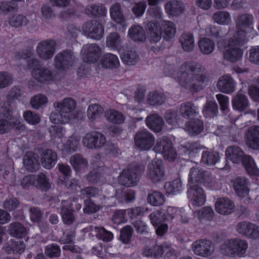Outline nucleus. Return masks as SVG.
<instances>
[{
  "instance_id": "nucleus-6",
  "label": "nucleus",
  "mask_w": 259,
  "mask_h": 259,
  "mask_svg": "<svg viewBox=\"0 0 259 259\" xmlns=\"http://www.w3.org/2000/svg\"><path fill=\"white\" fill-rule=\"evenodd\" d=\"M248 248L246 240L240 238H233L225 241L221 246V252L223 254L243 257Z\"/></svg>"
},
{
  "instance_id": "nucleus-53",
  "label": "nucleus",
  "mask_w": 259,
  "mask_h": 259,
  "mask_svg": "<svg viewBox=\"0 0 259 259\" xmlns=\"http://www.w3.org/2000/svg\"><path fill=\"white\" fill-rule=\"evenodd\" d=\"M165 200V197L160 192L154 191L149 194L147 197V201L153 206H158L162 205Z\"/></svg>"
},
{
  "instance_id": "nucleus-8",
  "label": "nucleus",
  "mask_w": 259,
  "mask_h": 259,
  "mask_svg": "<svg viewBox=\"0 0 259 259\" xmlns=\"http://www.w3.org/2000/svg\"><path fill=\"white\" fill-rule=\"evenodd\" d=\"M246 40H241L240 37L234 35L229 39L227 45L225 47L224 57L225 59L230 62H236L239 60L243 54L241 46Z\"/></svg>"
},
{
  "instance_id": "nucleus-3",
  "label": "nucleus",
  "mask_w": 259,
  "mask_h": 259,
  "mask_svg": "<svg viewBox=\"0 0 259 259\" xmlns=\"http://www.w3.org/2000/svg\"><path fill=\"white\" fill-rule=\"evenodd\" d=\"M0 134L9 132L12 129L23 131L25 124L20 120L19 115H12V111L8 103L0 108Z\"/></svg>"
},
{
  "instance_id": "nucleus-32",
  "label": "nucleus",
  "mask_w": 259,
  "mask_h": 259,
  "mask_svg": "<svg viewBox=\"0 0 259 259\" xmlns=\"http://www.w3.org/2000/svg\"><path fill=\"white\" fill-rule=\"evenodd\" d=\"M101 64L105 68H116L120 64L118 57L112 54L107 53L103 55L101 59Z\"/></svg>"
},
{
  "instance_id": "nucleus-40",
  "label": "nucleus",
  "mask_w": 259,
  "mask_h": 259,
  "mask_svg": "<svg viewBox=\"0 0 259 259\" xmlns=\"http://www.w3.org/2000/svg\"><path fill=\"white\" fill-rule=\"evenodd\" d=\"M8 232L12 236L22 238L26 235L27 231L22 224L18 222H15L9 225Z\"/></svg>"
},
{
  "instance_id": "nucleus-28",
  "label": "nucleus",
  "mask_w": 259,
  "mask_h": 259,
  "mask_svg": "<svg viewBox=\"0 0 259 259\" xmlns=\"http://www.w3.org/2000/svg\"><path fill=\"white\" fill-rule=\"evenodd\" d=\"M80 137L76 134H72L67 140L62 149L64 155L76 151L79 146Z\"/></svg>"
},
{
  "instance_id": "nucleus-14",
  "label": "nucleus",
  "mask_w": 259,
  "mask_h": 259,
  "mask_svg": "<svg viewBox=\"0 0 259 259\" xmlns=\"http://www.w3.org/2000/svg\"><path fill=\"white\" fill-rule=\"evenodd\" d=\"M156 153H161L165 159L173 160L176 157V152L172 148L171 142L166 137L159 138L154 147Z\"/></svg>"
},
{
  "instance_id": "nucleus-43",
  "label": "nucleus",
  "mask_w": 259,
  "mask_h": 259,
  "mask_svg": "<svg viewBox=\"0 0 259 259\" xmlns=\"http://www.w3.org/2000/svg\"><path fill=\"white\" fill-rule=\"evenodd\" d=\"M203 129L202 122L199 119L190 120L186 124V130L191 135H198Z\"/></svg>"
},
{
  "instance_id": "nucleus-59",
  "label": "nucleus",
  "mask_w": 259,
  "mask_h": 259,
  "mask_svg": "<svg viewBox=\"0 0 259 259\" xmlns=\"http://www.w3.org/2000/svg\"><path fill=\"white\" fill-rule=\"evenodd\" d=\"M164 218V213L161 210L154 211L149 215L151 223L154 227L157 226L165 221Z\"/></svg>"
},
{
  "instance_id": "nucleus-27",
  "label": "nucleus",
  "mask_w": 259,
  "mask_h": 259,
  "mask_svg": "<svg viewBox=\"0 0 259 259\" xmlns=\"http://www.w3.org/2000/svg\"><path fill=\"white\" fill-rule=\"evenodd\" d=\"M234 189L239 197L246 196L249 192L248 182L245 178H237L233 183Z\"/></svg>"
},
{
  "instance_id": "nucleus-37",
  "label": "nucleus",
  "mask_w": 259,
  "mask_h": 259,
  "mask_svg": "<svg viewBox=\"0 0 259 259\" xmlns=\"http://www.w3.org/2000/svg\"><path fill=\"white\" fill-rule=\"evenodd\" d=\"M106 119L114 124H121L124 121V115L119 111L113 109L107 110L105 112Z\"/></svg>"
},
{
  "instance_id": "nucleus-24",
  "label": "nucleus",
  "mask_w": 259,
  "mask_h": 259,
  "mask_svg": "<svg viewBox=\"0 0 259 259\" xmlns=\"http://www.w3.org/2000/svg\"><path fill=\"white\" fill-rule=\"evenodd\" d=\"M235 83L233 78L229 75L221 76L217 83L219 90L226 94H231L235 89Z\"/></svg>"
},
{
  "instance_id": "nucleus-15",
  "label": "nucleus",
  "mask_w": 259,
  "mask_h": 259,
  "mask_svg": "<svg viewBox=\"0 0 259 259\" xmlns=\"http://www.w3.org/2000/svg\"><path fill=\"white\" fill-rule=\"evenodd\" d=\"M82 30L88 37L95 39H100L104 34V28L101 24L95 20L85 22Z\"/></svg>"
},
{
  "instance_id": "nucleus-11",
  "label": "nucleus",
  "mask_w": 259,
  "mask_h": 259,
  "mask_svg": "<svg viewBox=\"0 0 259 259\" xmlns=\"http://www.w3.org/2000/svg\"><path fill=\"white\" fill-rule=\"evenodd\" d=\"M192 250L197 255L210 258L214 252L215 247L211 241L199 239L192 243Z\"/></svg>"
},
{
  "instance_id": "nucleus-51",
  "label": "nucleus",
  "mask_w": 259,
  "mask_h": 259,
  "mask_svg": "<svg viewBox=\"0 0 259 259\" xmlns=\"http://www.w3.org/2000/svg\"><path fill=\"white\" fill-rule=\"evenodd\" d=\"M213 215V210L210 207H204L193 212L194 218H197L200 221L204 220H210L212 219Z\"/></svg>"
},
{
  "instance_id": "nucleus-57",
  "label": "nucleus",
  "mask_w": 259,
  "mask_h": 259,
  "mask_svg": "<svg viewBox=\"0 0 259 259\" xmlns=\"http://www.w3.org/2000/svg\"><path fill=\"white\" fill-rule=\"evenodd\" d=\"M202 112L206 117H212L215 115L218 112L217 103L214 100L207 101Z\"/></svg>"
},
{
  "instance_id": "nucleus-45",
  "label": "nucleus",
  "mask_w": 259,
  "mask_h": 259,
  "mask_svg": "<svg viewBox=\"0 0 259 259\" xmlns=\"http://www.w3.org/2000/svg\"><path fill=\"white\" fill-rule=\"evenodd\" d=\"M110 15L111 19L117 23L122 24L125 21L119 4L116 3L112 5L110 9Z\"/></svg>"
},
{
  "instance_id": "nucleus-61",
  "label": "nucleus",
  "mask_w": 259,
  "mask_h": 259,
  "mask_svg": "<svg viewBox=\"0 0 259 259\" xmlns=\"http://www.w3.org/2000/svg\"><path fill=\"white\" fill-rule=\"evenodd\" d=\"M94 229L96 232V236L104 241H110L113 237V235L111 232L106 231L102 227H96Z\"/></svg>"
},
{
  "instance_id": "nucleus-26",
  "label": "nucleus",
  "mask_w": 259,
  "mask_h": 259,
  "mask_svg": "<svg viewBox=\"0 0 259 259\" xmlns=\"http://www.w3.org/2000/svg\"><path fill=\"white\" fill-rule=\"evenodd\" d=\"M164 8L166 13L169 15L177 16L184 11L185 6L179 1H171L165 4Z\"/></svg>"
},
{
  "instance_id": "nucleus-1",
  "label": "nucleus",
  "mask_w": 259,
  "mask_h": 259,
  "mask_svg": "<svg viewBox=\"0 0 259 259\" xmlns=\"http://www.w3.org/2000/svg\"><path fill=\"white\" fill-rule=\"evenodd\" d=\"M205 78V70L200 65L186 62L181 66L175 79L181 87L197 92L202 89Z\"/></svg>"
},
{
  "instance_id": "nucleus-18",
  "label": "nucleus",
  "mask_w": 259,
  "mask_h": 259,
  "mask_svg": "<svg viewBox=\"0 0 259 259\" xmlns=\"http://www.w3.org/2000/svg\"><path fill=\"white\" fill-rule=\"evenodd\" d=\"M187 196L191 204L195 207L202 206L206 201L203 189L198 186L190 187L187 191Z\"/></svg>"
},
{
  "instance_id": "nucleus-50",
  "label": "nucleus",
  "mask_w": 259,
  "mask_h": 259,
  "mask_svg": "<svg viewBox=\"0 0 259 259\" xmlns=\"http://www.w3.org/2000/svg\"><path fill=\"white\" fill-rule=\"evenodd\" d=\"M180 42L185 52L192 51L194 47V39L190 33H184L181 36Z\"/></svg>"
},
{
  "instance_id": "nucleus-49",
  "label": "nucleus",
  "mask_w": 259,
  "mask_h": 259,
  "mask_svg": "<svg viewBox=\"0 0 259 259\" xmlns=\"http://www.w3.org/2000/svg\"><path fill=\"white\" fill-rule=\"evenodd\" d=\"M233 106L235 109L239 111L245 110L248 106V101L246 96L238 93L232 101Z\"/></svg>"
},
{
  "instance_id": "nucleus-41",
  "label": "nucleus",
  "mask_w": 259,
  "mask_h": 259,
  "mask_svg": "<svg viewBox=\"0 0 259 259\" xmlns=\"http://www.w3.org/2000/svg\"><path fill=\"white\" fill-rule=\"evenodd\" d=\"M128 35L134 41H143L146 36L143 28L139 25H134L128 30Z\"/></svg>"
},
{
  "instance_id": "nucleus-55",
  "label": "nucleus",
  "mask_w": 259,
  "mask_h": 259,
  "mask_svg": "<svg viewBox=\"0 0 259 259\" xmlns=\"http://www.w3.org/2000/svg\"><path fill=\"white\" fill-rule=\"evenodd\" d=\"M164 189L169 194H177L182 190V183L180 179H176L172 182H167L164 185Z\"/></svg>"
},
{
  "instance_id": "nucleus-13",
  "label": "nucleus",
  "mask_w": 259,
  "mask_h": 259,
  "mask_svg": "<svg viewBox=\"0 0 259 259\" xmlns=\"http://www.w3.org/2000/svg\"><path fill=\"white\" fill-rule=\"evenodd\" d=\"M147 177L153 183H157L164 180L165 171L161 160L154 159L149 164Z\"/></svg>"
},
{
  "instance_id": "nucleus-44",
  "label": "nucleus",
  "mask_w": 259,
  "mask_h": 259,
  "mask_svg": "<svg viewBox=\"0 0 259 259\" xmlns=\"http://www.w3.org/2000/svg\"><path fill=\"white\" fill-rule=\"evenodd\" d=\"M180 112L184 117L190 118L198 113L197 108L191 102L182 104L180 108Z\"/></svg>"
},
{
  "instance_id": "nucleus-64",
  "label": "nucleus",
  "mask_w": 259,
  "mask_h": 259,
  "mask_svg": "<svg viewBox=\"0 0 259 259\" xmlns=\"http://www.w3.org/2000/svg\"><path fill=\"white\" fill-rule=\"evenodd\" d=\"M253 224L247 222H241L237 225V231L240 235L249 237Z\"/></svg>"
},
{
  "instance_id": "nucleus-16",
  "label": "nucleus",
  "mask_w": 259,
  "mask_h": 259,
  "mask_svg": "<svg viewBox=\"0 0 259 259\" xmlns=\"http://www.w3.org/2000/svg\"><path fill=\"white\" fill-rule=\"evenodd\" d=\"M55 66L59 71H63L72 66L74 61L72 53L64 51L57 54L55 57Z\"/></svg>"
},
{
  "instance_id": "nucleus-19",
  "label": "nucleus",
  "mask_w": 259,
  "mask_h": 259,
  "mask_svg": "<svg viewBox=\"0 0 259 259\" xmlns=\"http://www.w3.org/2000/svg\"><path fill=\"white\" fill-rule=\"evenodd\" d=\"M55 42L52 40L40 42L38 44L36 49L38 56L45 60L51 58L55 52Z\"/></svg>"
},
{
  "instance_id": "nucleus-60",
  "label": "nucleus",
  "mask_w": 259,
  "mask_h": 259,
  "mask_svg": "<svg viewBox=\"0 0 259 259\" xmlns=\"http://www.w3.org/2000/svg\"><path fill=\"white\" fill-rule=\"evenodd\" d=\"M23 117L25 121L31 125H36L40 121L39 115L31 111H26L23 113Z\"/></svg>"
},
{
  "instance_id": "nucleus-38",
  "label": "nucleus",
  "mask_w": 259,
  "mask_h": 259,
  "mask_svg": "<svg viewBox=\"0 0 259 259\" xmlns=\"http://www.w3.org/2000/svg\"><path fill=\"white\" fill-rule=\"evenodd\" d=\"M51 140L58 145L62 142L63 138L65 135V130L62 126H52L50 129Z\"/></svg>"
},
{
  "instance_id": "nucleus-17",
  "label": "nucleus",
  "mask_w": 259,
  "mask_h": 259,
  "mask_svg": "<svg viewBox=\"0 0 259 259\" xmlns=\"http://www.w3.org/2000/svg\"><path fill=\"white\" fill-rule=\"evenodd\" d=\"M139 174L137 168L124 169L118 177V182L126 187L135 186L138 181Z\"/></svg>"
},
{
  "instance_id": "nucleus-25",
  "label": "nucleus",
  "mask_w": 259,
  "mask_h": 259,
  "mask_svg": "<svg viewBox=\"0 0 259 259\" xmlns=\"http://www.w3.org/2000/svg\"><path fill=\"white\" fill-rule=\"evenodd\" d=\"M225 155L227 160H230L234 163H238L241 161L244 153L240 147L232 146L226 150Z\"/></svg>"
},
{
  "instance_id": "nucleus-4",
  "label": "nucleus",
  "mask_w": 259,
  "mask_h": 259,
  "mask_svg": "<svg viewBox=\"0 0 259 259\" xmlns=\"http://www.w3.org/2000/svg\"><path fill=\"white\" fill-rule=\"evenodd\" d=\"M148 31L147 38L151 42H156L161 39V33L167 38L174 37L176 32V27L174 23L170 21H161L159 26L154 22L148 24Z\"/></svg>"
},
{
  "instance_id": "nucleus-46",
  "label": "nucleus",
  "mask_w": 259,
  "mask_h": 259,
  "mask_svg": "<svg viewBox=\"0 0 259 259\" xmlns=\"http://www.w3.org/2000/svg\"><path fill=\"white\" fill-rule=\"evenodd\" d=\"M213 21L220 25H228L231 22V17L230 13L227 11H218L214 13L212 16Z\"/></svg>"
},
{
  "instance_id": "nucleus-30",
  "label": "nucleus",
  "mask_w": 259,
  "mask_h": 259,
  "mask_svg": "<svg viewBox=\"0 0 259 259\" xmlns=\"http://www.w3.org/2000/svg\"><path fill=\"white\" fill-rule=\"evenodd\" d=\"M103 108L98 104H93L90 105L87 111V115L88 119L92 122L99 121L103 114Z\"/></svg>"
},
{
  "instance_id": "nucleus-2",
  "label": "nucleus",
  "mask_w": 259,
  "mask_h": 259,
  "mask_svg": "<svg viewBox=\"0 0 259 259\" xmlns=\"http://www.w3.org/2000/svg\"><path fill=\"white\" fill-rule=\"evenodd\" d=\"M54 107L58 113L53 112L50 119L54 124L71 123L76 120L74 109L76 106L75 101L71 98H66L60 102L54 103Z\"/></svg>"
},
{
  "instance_id": "nucleus-63",
  "label": "nucleus",
  "mask_w": 259,
  "mask_h": 259,
  "mask_svg": "<svg viewBox=\"0 0 259 259\" xmlns=\"http://www.w3.org/2000/svg\"><path fill=\"white\" fill-rule=\"evenodd\" d=\"M201 149V146L199 143H188L187 145L183 146L182 150L186 155L190 156H194Z\"/></svg>"
},
{
  "instance_id": "nucleus-52",
  "label": "nucleus",
  "mask_w": 259,
  "mask_h": 259,
  "mask_svg": "<svg viewBox=\"0 0 259 259\" xmlns=\"http://www.w3.org/2000/svg\"><path fill=\"white\" fill-rule=\"evenodd\" d=\"M219 154L213 151H204L202 154V161L208 165H214L219 160Z\"/></svg>"
},
{
  "instance_id": "nucleus-22",
  "label": "nucleus",
  "mask_w": 259,
  "mask_h": 259,
  "mask_svg": "<svg viewBox=\"0 0 259 259\" xmlns=\"http://www.w3.org/2000/svg\"><path fill=\"white\" fill-rule=\"evenodd\" d=\"M245 140L250 148L259 149V126L253 125L249 127L245 134Z\"/></svg>"
},
{
  "instance_id": "nucleus-31",
  "label": "nucleus",
  "mask_w": 259,
  "mask_h": 259,
  "mask_svg": "<svg viewBox=\"0 0 259 259\" xmlns=\"http://www.w3.org/2000/svg\"><path fill=\"white\" fill-rule=\"evenodd\" d=\"M163 119L157 114H152L146 118V125L151 130L159 132L163 125Z\"/></svg>"
},
{
  "instance_id": "nucleus-42",
  "label": "nucleus",
  "mask_w": 259,
  "mask_h": 259,
  "mask_svg": "<svg viewBox=\"0 0 259 259\" xmlns=\"http://www.w3.org/2000/svg\"><path fill=\"white\" fill-rule=\"evenodd\" d=\"M70 163L76 171H81L86 168L88 162L80 154H76L71 157Z\"/></svg>"
},
{
  "instance_id": "nucleus-58",
  "label": "nucleus",
  "mask_w": 259,
  "mask_h": 259,
  "mask_svg": "<svg viewBox=\"0 0 259 259\" xmlns=\"http://www.w3.org/2000/svg\"><path fill=\"white\" fill-rule=\"evenodd\" d=\"M48 102L46 96L42 94H38L33 97L30 100L31 106L36 109H38L41 107L45 105Z\"/></svg>"
},
{
  "instance_id": "nucleus-62",
  "label": "nucleus",
  "mask_w": 259,
  "mask_h": 259,
  "mask_svg": "<svg viewBox=\"0 0 259 259\" xmlns=\"http://www.w3.org/2000/svg\"><path fill=\"white\" fill-rule=\"evenodd\" d=\"M183 211V208H178L172 206H168L166 210L163 211L165 221H172L174 219H178V215Z\"/></svg>"
},
{
  "instance_id": "nucleus-23",
  "label": "nucleus",
  "mask_w": 259,
  "mask_h": 259,
  "mask_svg": "<svg viewBox=\"0 0 259 259\" xmlns=\"http://www.w3.org/2000/svg\"><path fill=\"white\" fill-rule=\"evenodd\" d=\"M233 202L227 198H220L215 203V210L220 214L228 215L231 213L234 209Z\"/></svg>"
},
{
  "instance_id": "nucleus-12",
  "label": "nucleus",
  "mask_w": 259,
  "mask_h": 259,
  "mask_svg": "<svg viewBox=\"0 0 259 259\" xmlns=\"http://www.w3.org/2000/svg\"><path fill=\"white\" fill-rule=\"evenodd\" d=\"M155 141L154 135L147 130L137 132L134 138L136 146L142 151L150 150L153 147Z\"/></svg>"
},
{
  "instance_id": "nucleus-21",
  "label": "nucleus",
  "mask_w": 259,
  "mask_h": 259,
  "mask_svg": "<svg viewBox=\"0 0 259 259\" xmlns=\"http://www.w3.org/2000/svg\"><path fill=\"white\" fill-rule=\"evenodd\" d=\"M210 180V177L199 167H192L189 174V187L197 186L195 183H202L206 185Z\"/></svg>"
},
{
  "instance_id": "nucleus-35",
  "label": "nucleus",
  "mask_w": 259,
  "mask_h": 259,
  "mask_svg": "<svg viewBox=\"0 0 259 259\" xmlns=\"http://www.w3.org/2000/svg\"><path fill=\"white\" fill-rule=\"evenodd\" d=\"M23 164L25 168L29 171H33L39 167L37 160L32 152H28L23 157Z\"/></svg>"
},
{
  "instance_id": "nucleus-47",
  "label": "nucleus",
  "mask_w": 259,
  "mask_h": 259,
  "mask_svg": "<svg viewBox=\"0 0 259 259\" xmlns=\"http://www.w3.org/2000/svg\"><path fill=\"white\" fill-rule=\"evenodd\" d=\"M25 248V246L23 242L15 241L12 239L5 246V250L9 253L16 252L21 254L24 251Z\"/></svg>"
},
{
  "instance_id": "nucleus-29",
  "label": "nucleus",
  "mask_w": 259,
  "mask_h": 259,
  "mask_svg": "<svg viewBox=\"0 0 259 259\" xmlns=\"http://www.w3.org/2000/svg\"><path fill=\"white\" fill-rule=\"evenodd\" d=\"M57 155L51 150H45L41 155V163L45 168L51 169L56 163Z\"/></svg>"
},
{
  "instance_id": "nucleus-34",
  "label": "nucleus",
  "mask_w": 259,
  "mask_h": 259,
  "mask_svg": "<svg viewBox=\"0 0 259 259\" xmlns=\"http://www.w3.org/2000/svg\"><path fill=\"white\" fill-rule=\"evenodd\" d=\"M30 22L28 16H24L22 14L14 15L9 19V25L15 28H22Z\"/></svg>"
},
{
  "instance_id": "nucleus-54",
  "label": "nucleus",
  "mask_w": 259,
  "mask_h": 259,
  "mask_svg": "<svg viewBox=\"0 0 259 259\" xmlns=\"http://www.w3.org/2000/svg\"><path fill=\"white\" fill-rule=\"evenodd\" d=\"M61 213L63 221L65 224L70 225L74 222V216L72 210L70 205L67 206V202L65 201L63 202Z\"/></svg>"
},
{
  "instance_id": "nucleus-9",
  "label": "nucleus",
  "mask_w": 259,
  "mask_h": 259,
  "mask_svg": "<svg viewBox=\"0 0 259 259\" xmlns=\"http://www.w3.org/2000/svg\"><path fill=\"white\" fill-rule=\"evenodd\" d=\"M81 142L87 148L95 150L103 147L106 144V139L102 133L93 131L85 133L82 137Z\"/></svg>"
},
{
  "instance_id": "nucleus-7",
  "label": "nucleus",
  "mask_w": 259,
  "mask_h": 259,
  "mask_svg": "<svg viewBox=\"0 0 259 259\" xmlns=\"http://www.w3.org/2000/svg\"><path fill=\"white\" fill-rule=\"evenodd\" d=\"M28 66L31 68V75L36 81L41 83H49L57 79L48 68L40 67L39 61L32 58L28 61Z\"/></svg>"
},
{
  "instance_id": "nucleus-10",
  "label": "nucleus",
  "mask_w": 259,
  "mask_h": 259,
  "mask_svg": "<svg viewBox=\"0 0 259 259\" xmlns=\"http://www.w3.org/2000/svg\"><path fill=\"white\" fill-rule=\"evenodd\" d=\"M165 253V259H168L171 256V259H175L176 256L170 245L164 243L160 245H147L143 250V254L147 257H160L164 253Z\"/></svg>"
},
{
  "instance_id": "nucleus-33",
  "label": "nucleus",
  "mask_w": 259,
  "mask_h": 259,
  "mask_svg": "<svg viewBox=\"0 0 259 259\" xmlns=\"http://www.w3.org/2000/svg\"><path fill=\"white\" fill-rule=\"evenodd\" d=\"M200 52L204 55H209L213 52L215 49V43L207 37H202L198 42Z\"/></svg>"
},
{
  "instance_id": "nucleus-48",
  "label": "nucleus",
  "mask_w": 259,
  "mask_h": 259,
  "mask_svg": "<svg viewBox=\"0 0 259 259\" xmlns=\"http://www.w3.org/2000/svg\"><path fill=\"white\" fill-rule=\"evenodd\" d=\"M106 46L111 50H118L121 46V40L117 33H110L106 38Z\"/></svg>"
},
{
  "instance_id": "nucleus-5",
  "label": "nucleus",
  "mask_w": 259,
  "mask_h": 259,
  "mask_svg": "<svg viewBox=\"0 0 259 259\" xmlns=\"http://www.w3.org/2000/svg\"><path fill=\"white\" fill-rule=\"evenodd\" d=\"M253 18L249 14L239 16L236 20V29L233 35L240 37L241 40H247L253 38L256 32L253 27Z\"/></svg>"
},
{
  "instance_id": "nucleus-56",
  "label": "nucleus",
  "mask_w": 259,
  "mask_h": 259,
  "mask_svg": "<svg viewBox=\"0 0 259 259\" xmlns=\"http://www.w3.org/2000/svg\"><path fill=\"white\" fill-rule=\"evenodd\" d=\"M165 101V97L164 95L158 93H151L147 97V102L151 105H160L163 104Z\"/></svg>"
},
{
  "instance_id": "nucleus-39",
  "label": "nucleus",
  "mask_w": 259,
  "mask_h": 259,
  "mask_svg": "<svg viewBox=\"0 0 259 259\" xmlns=\"http://www.w3.org/2000/svg\"><path fill=\"white\" fill-rule=\"evenodd\" d=\"M241 161L246 170L251 175L258 176L259 169L256 167L252 158L249 155H244Z\"/></svg>"
},
{
  "instance_id": "nucleus-20",
  "label": "nucleus",
  "mask_w": 259,
  "mask_h": 259,
  "mask_svg": "<svg viewBox=\"0 0 259 259\" xmlns=\"http://www.w3.org/2000/svg\"><path fill=\"white\" fill-rule=\"evenodd\" d=\"M101 54V49L96 44L84 45L81 50V56L85 62L94 63L97 61Z\"/></svg>"
},
{
  "instance_id": "nucleus-36",
  "label": "nucleus",
  "mask_w": 259,
  "mask_h": 259,
  "mask_svg": "<svg viewBox=\"0 0 259 259\" xmlns=\"http://www.w3.org/2000/svg\"><path fill=\"white\" fill-rule=\"evenodd\" d=\"M121 59L122 62L128 65H133L137 63L139 57L136 51L133 49H128L121 53Z\"/></svg>"
}]
</instances>
